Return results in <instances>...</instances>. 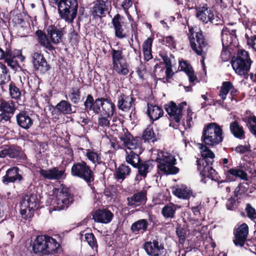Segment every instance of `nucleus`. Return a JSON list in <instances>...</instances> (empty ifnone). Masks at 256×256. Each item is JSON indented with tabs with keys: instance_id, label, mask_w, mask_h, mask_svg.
<instances>
[{
	"instance_id": "nucleus-1",
	"label": "nucleus",
	"mask_w": 256,
	"mask_h": 256,
	"mask_svg": "<svg viewBox=\"0 0 256 256\" xmlns=\"http://www.w3.org/2000/svg\"><path fill=\"white\" fill-rule=\"evenodd\" d=\"M223 131L220 126L216 122L205 125L202 130L200 146V156L197 158V169L202 179L208 178L212 180L217 178L218 172L213 168L215 154L208 146H214L221 143L224 140Z\"/></svg>"
},
{
	"instance_id": "nucleus-2",
	"label": "nucleus",
	"mask_w": 256,
	"mask_h": 256,
	"mask_svg": "<svg viewBox=\"0 0 256 256\" xmlns=\"http://www.w3.org/2000/svg\"><path fill=\"white\" fill-rule=\"evenodd\" d=\"M188 32L187 34L191 48L198 56H204L206 54L203 49L208 46V40L200 28L197 26L188 24Z\"/></svg>"
},
{
	"instance_id": "nucleus-3",
	"label": "nucleus",
	"mask_w": 256,
	"mask_h": 256,
	"mask_svg": "<svg viewBox=\"0 0 256 256\" xmlns=\"http://www.w3.org/2000/svg\"><path fill=\"white\" fill-rule=\"evenodd\" d=\"M70 174L74 178L83 180L89 186L93 185L95 180L94 171L82 160L74 162L70 168Z\"/></svg>"
},
{
	"instance_id": "nucleus-4",
	"label": "nucleus",
	"mask_w": 256,
	"mask_h": 256,
	"mask_svg": "<svg viewBox=\"0 0 256 256\" xmlns=\"http://www.w3.org/2000/svg\"><path fill=\"white\" fill-rule=\"evenodd\" d=\"M252 61L248 52L244 49H238L235 56L232 57L230 64L236 73L240 76L247 74L250 70Z\"/></svg>"
},
{
	"instance_id": "nucleus-5",
	"label": "nucleus",
	"mask_w": 256,
	"mask_h": 256,
	"mask_svg": "<svg viewBox=\"0 0 256 256\" xmlns=\"http://www.w3.org/2000/svg\"><path fill=\"white\" fill-rule=\"evenodd\" d=\"M156 162L158 163V170L166 175L176 174L180 171L179 168L174 166L176 164V158L168 152L160 151L158 154Z\"/></svg>"
},
{
	"instance_id": "nucleus-6",
	"label": "nucleus",
	"mask_w": 256,
	"mask_h": 256,
	"mask_svg": "<svg viewBox=\"0 0 256 256\" xmlns=\"http://www.w3.org/2000/svg\"><path fill=\"white\" fill-rule=\"evenodd\" d=\"M78 0H60L58 13L60 18L66 22L72 23L77 16Z\"/></svg>"
},
{
	"instance_id": "nucleus-7",
	"label": "nucleus",
	"mask_w": 256,
	"mask_h": 256,
	"mask_svg": "<svg viewBox=\"0 0 256 256\" xmlns=\"http://www.w3.org/2000/svg\"><path fill=\"white\" fill-rule=\"evenodd\" d=\"M38 206V200L37 194L34 193L30 195L26 194L22 200L20 204V214L24 219L32 218L34 214V211Z\"/></svg>"
},
{
	"instance_id": "nucleus-8",
	"label": "nucleus",
	"mask_w": 256,
	"mask_h": 256,
	"mask_svg": "<svg viewBox=\"0 0 256 256\" xmlns=\"http://www.w3.org/2000/svg\"><path fill=\"white\" fill-rule=\"evenodd\" d=\"M112 68L118 75L125 76L129 72V64L122 50L112 48L111 50Z\"/></svg>"
},
{
	"instance_id": "nucleus-9",
	"label": "nucleus",
	"mask_w": 256,
	"mask_h": 256,
	"mask_svg": "<svg viewBox=\"0 0 256 256\" xmlns=\"http://www.w3.org/2000/svg\"><path fill=\"white\" fill-rule=\"evenodd\" d=\"M74 202V195L67 188H62L57 194L52 208L54 210H60L68 208Z\"/></svg>"
},
{
	"instance_id": "nucleus-10",
	"label": "nucleus",
	"mask_w": 256,
	"mask_h": 256,
	"mask_svg": "<svg viewBox=\"0 0 256 256\" xmlns=\"http://www.w3.org/2000/svg\"><path fill=\"white\" fill-rule=\"evenodd\" d=\"M143 248L149 256H164L166 252L164 242L157 237L145 242Z\"/></svg>"
},
{
	"instance_id": "nucleus-11",
	"label": "nucleus",
	"mask_w": 256,
	"mask_h": 256,
	"mask_svg": "<svg viewBox=\"0 0 256 256\" xmlns=\"http://www.w3.org/2000/svg\"><path fill=\"white\" fill-rule=\"evenodd\" d=\"M222 170L225 179L218 182V174L217 178L214 180L218 181V184L234 182L236 178H240L244 180H248L247 173L238 167L230 168V166H222Z\"/></svg>"
},
{
	"instance_id": "nucleus-12",
	"label": "nucleus",
	"mask_w": 256,
	"mask_h": 256,
	"mask_svg": "<svg viewBox=\"0 0 256 256\" xmlns=\"http://www.w3.org/2000/svg\"><path fill=\"white\" fill-rule=\"evenodd\" d=\"M32 56L34 68L38 73L44 74L50 69V64L41 52H34Z\"/></svg>"
},
{
	"instance_id": "nucleus-13",
	"label": "nucleus",
	"mask_w": 256,
	"mask_h": 256,
	"mask_svg": "<svg viewBox=\"0 0 256 256\" xmlns=\"http://www.w3.org/2000/svg\"><path fill=\"white\" fill-rule=\"evenodd\" d=\"M124 18L120 14H116L112 20L114 35L120 40L123 39L128 36V28L126 23L122 22Z\"/></svg>"
},
{
	"instance_id": "nucleus-14",
	"label": "nucleus",
	"mask_w": 256,
	"mask_h": 256,
	"mask_svg": "<svg viewBox=\"0 0 256 256\" xmlns=\"http://www.w3.org/2000/svg\"><path fill=\"white\" fill-rule=\"evenodd\" d=\"M164 109L168 114L170 120V126L175 129L178 128L182 116L178 110V106L174 102L171 101L169 104L164 105Z\"/></svg>"
},
{
	"instance_id": "nucleus-15",
	"label": "nucleus",
	"mask_w": 256,
	"mask_h": 256,
	"mask_svg": "<svg viewBox=\"0 0 256 256\" xmlns=\"http://www.w3.org/2000/svg\"><path fill=\"white\" fill-rule=\"evenodd\" d=\"M118 138L123 142L122 146L128 150L138 148L142 144L141 138L134 137L126 128L122 129V132L119 134Z\"/></svg>"
},
{
	"instance_id": "nucleus-16",
	"label": "nucleus",
	"mask_w": 256,
	"mask_h": 256,
	"mask_svg": "<svg viewBox=\"0 0 256 256\" xmlns=\"http://www.w3.org/2000/svg\"><path fill=\"white\" fill-rule=\"evenodd\" d=\"M65 171L66 168L60 170L58 167L56 166L48 170L40 168L38 172L40 176L44 180H60L66 178V174Z\"/></svg>"
},
{
	"instance_id": "nucleus-17",
	"label": "nucleus",
	"mask_w": 256,
	"mask_h": 256,
	"mask_svg": "<svg viewBox=\"0 0 256 256\" xmlns=\"http://www.w3.org/2000/svg\"><path fill=\"white\" fill-rule=\"evenodd\" d=\"M94 4V5L90 10L93 18L98 19L105 16L108 11V7L110 6V2L108 0H96Z\"/></svg>"
},
{
	"instance_id": "nucleus-18",
	"label": "nucleus",
	"mask_w": 256,
	"mask_h": 256,
	"mask_svg": "<svg viewBox=\"0 0 256 256\" xmlns=\"http://www.w3.org/2000/svg\"><path fill=\"white\" fill-rule=\"evenodd\" d=\"M155 161L152 160H142L138 162L134 168H138V174L135 178L136 181L144 180L154 167Z\"/></svg>"
},
{
	"instance_id": "nucleus-19",
	"label": "nucleus",
	"mask_w": 256,
	"mask_h": 256,
	"mask_svg": "<svg viewBox=\"0 0 256 256\" xmlns=\"http://www.w3.org/2000/svg\"><path fill=\"white\" fill-rule=\"evenodd\" d=\"M102 97H98L94 98L92 94H88L84 102V110L87 112H92L94 114L100 113V106Z\"/></svg>"
},
{
	"instance_id": "nucleus-20",
	"label": "nucleus",
	"mask_w": 256,
	"mask_h": 256,
	"mask_svg": "<svg viewBox=\"0 0 256 256\" xmlns=\"http://www.w3.org/2000/svg\"><path fill=\"white\" fill-rule=\"evenodd\" d=\"M234 239L233 242L236 246H244L248 234V226L246 223H242L234 232Z\"/></svg>"
},
{
	"instance_id": "nucleus-21",
	"label": "nucleus",
	"mask_w": 256,
	"mask_h": 256,
	"mask_svg": "<svg viewBox=\"0 0 256 256\" xmlns=\"http://www.w3.org/2000/svg\"><path fill=\"white\" fill-rule=\"evenodd\" d=\"M20 170L17 166H12L9 168L6 172V174L2 177V182L5 185L10 183L20 182L24 180L22 176L20 173Z\"/></svg>"
},
{
	"instance_id": "nucleus-22",
	"label": "nucleus",
	"mask_w": 256,
	"mask_h": 256,
	"mask_svg": "<svg viewBox=\"0 0 256 256\" xmlns=\"http://www.w3.org/2000/svg\"><path fill=\"white\" fill-rule=\"evenodd\" d=\"M116 106L110 96L102 98L100 114L108 118H112L116 114Z\"/></svg>"
},
{
	"instance_id": "nucleus-23",
	"label": "nucleus",
	"mask_w": 256,
	"mask_h": 256,
	"mask_svg": "<svg viewBox=\"0 0 256 256\" xmlns=\"http://www.w3.org/2000/svg\"><path fill=\"white\" fill-rule=\"evenodd\" d=\"M82 86L80 80L74 82L68 92V98L70 101L74 104H78L83 101L84 98L82 95L81 89Z\"/></svg>"
},
{
	"instance_id": "nucleus-24",
	"label": "nucleus",
	"mask_w": 256,
	"mask_h": 256,
	"mask_svg": "<svg viewBox=\"0 0 256 256\" xmlns=\"http://www.w3.org/2000/svg\"><path fill=\"white\" fill-rule=\"evenodd\" d=\"M46 31L51 43L58 44L62 41V38L64 35V28H58L54 25H50L47 28Z\"/></svg>"
},
{
	"instance_id": "nucleus-25",
	"label": "nucleus",
	"mask_w": 256,
	"mask_h": 256,
	"mask_svg": "<svg viewBox=\"0 0 256 256\" xmlns=\"http://www.w3.org/2000/svg\"><path fill=\"white\" fill-rule=\"evenodd\" d=\"M114 217V214L108 208L98 209L92 214L94 222L102 224L110 222Z\"/></svg>"
},
{
	"instance_id": "nucleus-26",
	"label": "nucleus",
	"mask_w": 256,
	"mask_h": 256,
	"mask_svg": "<svg viewBox=\"0 0 256 256\" xmlns=\"http://www.w3.org/2000/svg\"><path fill=\"white\" fill-rule=\"evenodd\" d=\"M136 98L132 96H128L124 93H120L118 98L117 106L119 110L124 111H129Z\"/></svg>"
},
{
	"instance_id": "nucleus-27",
	"label": "nucleus",
	"mask_w": 256,
	"mask_h": 256,
	"mask_svg": "<svg viewBox=\"0 0 256 256\" xmlns=\"http://www.w3.org/2000/svg\"><path fill=\"white\" fill-rule=\"evenodd\" d=\"M16 121L18 125L24 130H28L34 124V120L28 112L25 110L20 111L16 114Z\"/></svg>"
},
{
	"instance_id": "nucleus-28",
	"label": "nucleus",
	"mask_w": 256,
	"mask_h": 256,
	"mask_svg": "<svg viewBox=\"0 0 256 256\" xmlns=\"http://www.w3.org/2000/svg\"><path fill=\"white\" fill-rule=\"evenodd\" d=\"M130 150L129 152H126V161L134 168L142 160L140 157V155L143 151L142 149V144L138 148H135Z\"/></svg>"
},
{
	"instance_id": "nucleus-29",
	"label": "nucleus",
	"mask_w": 256,
	"mask_h": 256,
	"mask_svg": "<svg viewBox=\"0 0 256 256\" xmlns=\"http://www.w3.org/2000/svg\"><path fill=\"white\" fill-rule=\"evenodd\" d=\"M148 222L146 219H140L131 225V232L135 234H142L148 230Z\"/></svg>"
},
{
	"instance_id": "nucleus-30",
	"label": "nucleus",
	"mask_w": 256,
	"mask_h": 256,
	"mask_svg": "<svg viewBox=\"0 0 256 256\" xmlns=\"http://www.w3.org/2000/svg\"><path fill=\"white\" fill-rule=\"evenodd\" d=\"M36 36V40L40 44L46 48L50 51H52L55 50V48L54 46L50 42L49 40L48 34L40 30H38L35 32Z\"/></svg>"
},
{
	"instance_id": "nucleus-31",
	"label": "nucleus",
	"mask_w": 256,
	"mask_h": 256,
	"mask_svg": "<svg viewBox=\"0 0 256 256\" xmlns=\"http://www.w3.org/2000/svg\"><path fill=\"white\" fill-rule=\"evenodd\" d=\"M48 236L47 235H41L36 236L32 245V249L34 254H45L44 252L46 250L45 247H46Z\"/></svg>"
},
{
	"instance_id": "nucleus-32",
	"label": "nucleus",
	"mask_w": 256,
	"mask_h": 256,
	"mask_svg": "<svg viewBox=\"0 0 256 256\" xmlns=\"http://www.w3.org/2000/svg\"><path fill=\"white\" fill-rule=\"evenodd\" d=\"M146 114L150 119L154 122L162 116L164 110L162 107L148 102L147 104Z\"/></svg>"
},
{
	"instance_id": "nucleus-33",
	"label": "nucleus",
	"mask_w": 256,
	"mask_h": 256,
	"mask_svg": "<svg viewBox=\"0 0 256 256\" xmlns=\"http://www.w3.org/2000/svg\"><path fill=\"white\" fill-rule=\"evenodd\" d=\"M131 172V168L128 166L122 164L116 168L114 176L118 182H122L130 175Z\"/></svg>"
},
{
	"instance_id": "nucleus-34",
	"label": "nucleus",
	"mask_w": 256,
	"mask_h": 256,
	"mask_svg": "<svg viewBox=\"0 0 256 256\" xmlns=\"http://www.w3.org/2000/svg\"><path fill=\"white\" fill-rule=\"evenodd\" d=\"M146 190H143L140 192L134 194L130 198H128V204L132 207L140 206L146 199Z\"/></svg>"
},
{
	"instance_id": "nucleus-35",
	"label": "nucleus",
	"mask_w": 256,
	"mask_h": 256,
	"mask_svg": "<svg viewBox=\"0 0 256 256\" xmlns=\"http://www.w3.org/2000/svg\"><path fill=\"white\" fill-rule=\"evenodd\" d=\"M47 238L46 247H45L46 250L44 252V254H60L61 247L56 240L48 236Z\"/></svg>"
},
{
	"instance_id": "nucleus-36",
	"label": "nucleus",
	"mask_w": 256,
	"mask_h": 256,
	"mask_svg": "<svg viewBox=\"0 0 256 256\" xmlns=\"http://www.w3.org/2000/svg\"><path fill=\"white\" fill-rule=\"evenodd\" d=\"M16 110L15 102L13 100L0 98V111L6 114L12 118Z\"/></svg>"
},
{
	"instance_id": "nucleus-37",
	"label": "nucleus",
	"mask_w": 256,
	"mask_h": 256,
	"mask_svg": "<svg viewBox=\"0 0 256 256\" xmlns=\"http://www.w3.org/2000/svg\"><path fill=\"white\" fill-rule=\"evenodd\" d=\"M230 130L234 138L240 140H244L246 138L244 128L237 120H235L230 123Z\"/></svg>"
},
{
	"instance_id": "nucleus-38",
	"label": "nucleus",
	"mask_w": 256,
	"mask_h": 256,
	"mask_svg": "<svg viewBox=\"0 0 256 256\" xmlns=\"http://www.w3.org/2000/svg\"><path fill=\"white\" fill-rule=\"evenodd\" d=\"M196 10V16L197 18L204 24H208L209 20L208 11L209 8L206 4H202L195 6Z\"/></svg>"
},
{
	"instance_id": "nucleus-39",
	"label": "nucleus",
	"mask_w": 256,
	"mask_h": 256,
	"mask_svg": "<svg viewBox=\"0 0 256 256\" xmlns=\"http://www.w3.org/2000/svg\"><path fill=\"white\" fill-rule=\"evenodd\" d=\"M229 29L227 27H224L222 32V47L228 48L232 46H234L236 38L234 37L232 34H230Z\"/></svg>"
},
{
	"instance_id": "nucleus-40",
	"label": "nucleus",
	"mask_w": 256,
	"mask_h": 256,
	"mask_svg": "<svg viewBox=\"0 0 256 256\" xmlns=\"http://www.w3.org/2000/svg\"><path fill=\"white\" fill-rule=\"evenodd\" d=\"M172 194L176 197L184 200H188L192 195V192L186 186H182L181 188H173Z\"/></svg>"
},
{
	"instance_id": "nucleus-41",
	"label": "nucleus",
	"mask_w": 256,
	"mask_h": 256,
	"mask_svg": "<svg viewBox=\"0 0 256 256\" xmlns=\"http://www.w3.org/2000/svg\"><path fill=\"white\" fill-rule=\"evenodd\" d=\"M8 157L12 158H20L24 160L26 154L23 152L20 146L11 145L8 148Z\"/></svg>"
},
{
	"instance_id": "nucleus-42",
	"label": "nucleus",
	"mask_w": 256,
	"mask_h": 256,
	"mask_svg": "<svg viewBox=\"0 0 256 256\" xmlns=\"http://www.w3.org/2000/svg\"><path fill=\"white\" fill-rule=\"evenodd\" d=\"M55 108L60 114H71L74 112L72 110V104L66 100H60L55 106Z\"/></svg>"
},
{
	"instance_id": "nucleus-43",
	"label": "nucleus",
	"mask_w": 256,
	"mask_h": 256,
	"mask_svg": "<svg viewBox=\"0 0 256 256\" xmlns=\"http://www.w3.org/2000/svg\"><path fill=\"white\" fill-rule=\"evenodd\" d=\"M142 139L145 142H154L157 140L156 134L154 132L152 126L151 124L148 125L146 128L143 131Z\"/></svg>"
},
{
	"instance_id": "nucleus-44",
	"label": "nucleus",
	"mask_w": 256,
	"mask_h": 256,
	"mask_svg": "<svg viewBox=\"0 0 256 256\" xmlns=\"http://www.w3.org/2000/svg\"><path fill=\"white\" fill-rule=\"evenodd\" d=\"M6 58H8L13 59H20L22 61L24 59V57L22 55L21 50H12L11 46L8 43L6 44Z\"/></svg>"
},
{
	"instance_id": "nucleus-45",
	"label": "nucleus",
	"mask_w": 256,
	"mask_h": 256,
	"mask_svg": "<svg viewBox=\"0 0 256 256\" xmlns=\"http://www.w3.org/2000/svg\"><path fill=\"white\" fill-rule=\"evenodd\" d=\"M208 22L215 25L222 24H223V19L222 15L217 12H214L212 9H209L208 11Z\"/></svg>"
},
{
	"instance_id": "nucleus-46",
	"label": "nucleus",
	"mask_w": 256,
	"mask_h": 256,
	"mask_svg": "<svg viewBox=\"0 0 256 256\" xmlns=\"http://www.w3.org/2000/svg\"><path fill=\"white\" fill-rule=\"evenodd\" d=\"M176 210V205L167 204L162 208V214L165 218H174Z\"/></svg>"
},
{
	"instance_id": "nucleus-47",
	"label": "nucleus",
	"mask_w": 256,
	"mask_h": 256,
	"mask_svg": "<svg viewBox=\"0 0 256 256\" xmlns=\"http://www.w3.org/2000/svg\"><path fill=\"white\" fill-rule=\"evenodd\" d=\"M89 160L96 164H101L102 162L100 157V154L94 152V150H88L85 154Z\"/></svg>"
},
{
	"instance_id": "nucleus-48",
	"label": "nucleus",
	"mask_w": 256,
	"mask_h": 256,
	"mask_svg": "<svg viewBox=\"0 0 256 256\" xmlns=\"http://www.w3.org/2000/svg\"><path fill=\"white\" fill-rule=\"evenodd\" d=\"M232 88V82L230 81H225L222 83V86L219 92V96L222 100L226 99L228 94Z\"/></svg>"
},
{
	"instance_id": "nucleus-49",
	"label": "nucleus",
	"mask_w": 256,
	"mask_h": 256,
	"mask_svg": "<svg viewBox=\"0 0 256 256\" xmlns=\"http://www.w3.org/2000/svg\"><path fill=\"white\" fill-rule=\"evenodd\" d=\"M246 120L250 132L256 138V116L254 115L246 117Z\"/></svg>"
},
{
	"instance_id": "nucleus-50",
	"label": "nucleus",
	"mask_w": 256,
	"mask_h": 256,
	"mask_svg": "<svg viewBox=\"0 0 256 256\" xmlns=\"http://www.w3.org/2000/svg\"><path fill=\"white\" fill-rule=\"evenodd\" d=\"M159 56L163 60V62H160L159 64H156L154 67V70L157 69L158 68H160V65L163 64H165L166 66H172L171 60L170 58H174V56L170 54V57H169L168 54L164 52H160L159 54Z\"/></svg>"
},
{
	"instance_id": "nucleus-51",
	"label": "nucleus",
	"mask_w": 256,
	"mask_h": 256,
	"mask_svg": "<svg viewBox=\"0 0 256 256\" xmlns=\"http://www.w3.org/2000/svg\"><path fill=\"white\" fill-rule=\"evenodd\" d=\"M9 92L12 98L16 100L20 98L21 92L20 88L16 86L15 83L13 82H11L9 84Z\"/></svg>"
},
{
	"instance_id": "nucleus-52",
	"label": "nucleus",
	"mask_w": 256,
	"mask_h": 256,
	"mask_svg": "<svg viewBox=\"0 0 256 256\" xmlns=\"http://www.w3.org/2000/svg\"><path fill=\"white\" fill-rule=\"evenodd\" d=\"M246 216L251 220L256 222V210L250 203L246 204L245 208Z\"/></svg>"
},
{
	"instance_id": "nucleus-53",
	"label": "nucleus",
	"mask_w": 256,
	"mask_h": 256,
	"mask_svg": "<svg viewBox=\"0 0 256 256\" xmlns=\"http://www.w3.org/2000/svg\"><path fill=\"white\" fill-rule=\"evenodd\" d=\"M86 240L88 243V245L92 248L96 250L98 249V244L97 243L96 239L92 232L86 233L85 234Z\"/></svg>"
},
{
	"instance_id": "nucleus-54",
	"label": "nucleus",
	"mask_w": 256,
	"mask_h": 256,
	"mask_svg": "<svg viewBox=\"0 0 256 256\" xmlns=\"http://www.w3.org/2000/svg\"><path fill=\"white\" fill-rule=\"evenodd\" d=\"M176 234L178 238L179 242L183 244L186 239V230L180 225H178L176 228Z\"/></svg>"
},
{
	"instance_id": "nucleus-55",
	"label": "nucleus",
	"mask_w": 256,
	"mask_h": 256,
	"mask_svg": "<svg viewBox=\"0 0 256 256\" xmlns=\"http://www.w3.org/2000/svg\"><path fill=\"white\" fill-rule=\"evenodd\" d=\"M159 41L160 42H164V44H165L166 46L170 48H176V42L174 38L171 36H167L162 39H159Z\"/></svg>"
},
{
	"instance_id": "nucleus-56",
	"label": "nucleus",
	"mask_w": 256,
	"mask_h": 256,
	"mask_svg": "<svg viewBox=\"0 0 256 256\" xmlns=\"http://www.w3.org/2000/svg\"><path fill=\"white\" fill-rule=\"evenodd\" d=\"M80 36L79 34L73 29L70 34V42L72 46H76L80 42Z\"/></svg>"
},
{
	"instance_id": "nucleus-57",
	"label": "nucleus",
	"mask_w": 256,
	"mask_h": 256,
	"mask_svg": "<svg viewBox=\"0 0 256 256\" xmlns=\"http://www.w3.org/2000/svg\"><path fill=\"white\" fill-rule=\"evenodd\" d=\"M248 188L246 187L244 184L240 183L234 190V198H237L238 196L244 194L248 191Z\"/></svg>"
},
{
	"instance_id": "nucleus-58",
	"label": "nucleus",
	"mask_w": 256,
	"mask_h": 256,
	"mask_svg": "<svg viewBox=\"0 0 256 256\" xmlns=\"http://www.w3.org/2000/svg\"><path fill=\"white\" fill-rule=\"evenodd\" d=\"M236 152L240 154H244L251 152L250 145L248 144L247 145H238L234 149Z\"/></svg>"
},
{
	"instance_id": "nucleus-59",
	"label": "nucleus",
	"mask_w": 256,
	"mask_h": 256,
	"mask_svg": "<svg viewBox=\"0 0 256 256\" xmlns=\"http://www.w3.org/2000/svg\"><path fill=\"white\" fill-rule=\"evenodd\" d=\"M154 40V36H150L146 40L142 46V50H151L152 51V46Z\"/></svg>"
},
{
	"instance_id": "nucleus-60",
	"label": "nucleus",
	"mask_w": 256,
	"mask_h": 256,
	"mask_svg": "<svg viewBox=\"0 0 256 256\" xmlns=\"http://www.w3.org/2000/svg\"><path fill=\"white\" fill-rule=\"evenodd\" d=\"M240 93V91L232 84V88L230 90V100L232 101L234 100L236 102L240 101V98H238Z\"/></svg>"
},
{
	"instance_id": "nucleus-61",
	"label": "nucleus",
	"mask_w": 256,
	"mask_h": 256,
	"mask_svg": "<svg viewBox=\"0 0 256 256\" xmlns=\"http://www.w3.org/2000/svg\"><path fill=\"white\" fill-rule=\"evenodd\" d=\"M4 61L6 62L8 66L14 70H16L19 67L18 62L16 59L6 58Z\"/></svg>"
},
{
	"instance_id": "nucleus-62",
	"label": "nucleus",
	"mask_w": 256,
	"mask_h": 256,
	"mask_svg": "<svg viewBox=\"0 0 256 256\" xmlns=\"http://www.w3.org/2000/svg\"><path fill=\"white\" fill-rule=\"evenodd\" d=\"M108 118L100 114V116L98 118V124L102 127H108L110 125V121Z\"/></svg>"
},
{
	"instance_id": "nucleus-63",
	"label": "nucleus",
	"mask_w": 256,
	"mask_h": 256,
	"mask_svg": "<svg viewBox=\"0 0 256 256\" xmlns=\"http://www.w3.org/2000/svg\"><path fill=\"white\" fill-rule=\"evenodd\" d=\"M230 52L228 50V48L222 47L220 58L224 62H228L230 59Z\"/></svg>"
},
{
	"instance_id": "nucleus-64",
	"label": "nucleus",
	"mask_w": 256,
	"mask_h": 256,
	"mask_svg": "<svg viewBox=\"0 0 256 256\" xmlns=\"http://www.w3.org/2000/svg\"><path fill=\"white\" fill-rule=\"evenodd\" d=\"M180 70L184 71L186 74H187L193 70L192 66L188 63L186 61L184 60L180 62Z\"/></svg>"
}]
</instances>
